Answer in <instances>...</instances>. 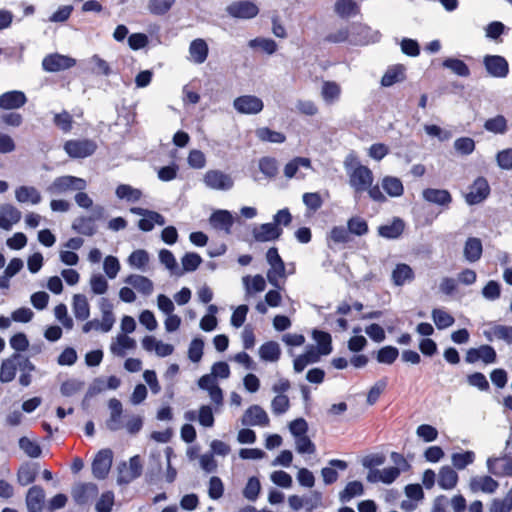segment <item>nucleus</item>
Instances as JSON below:
<instances>
[{
  "label": "nucleus",
  "instance_id": "obj_1",
  "mask_svg": "<svg viewBox=\"0 0 512 512\" xmlns=\"http://www.w3.org/2000/svg\"><path fill=\"white\" fill-rule=\"evenodd\" d=\"M344 166L349 176V184L356 193L367 192L374 201H385V196L380 188L372 186L374 181L372 171L367 166L361 165L355 155H348Z\"/></svg>",
  "mask_w": 512,
  "mask_h": 512
},
{
  "label": "nucleus",
  "instance_id": "obj_2",
  "mask_svg": "<svg viewBox=\"0 0 512 512\" xmlns=\"http://www.w3.org/2000/svg\"><path fill=\"white\" fill-rule=\"evenodd\" d=\"M202 182L207 189L221 192L230 191L235 185L233 176L220 169L207 170L203 174Z\"/></svg>",
  "mask_w": 512,
  "mask_h": 512
},
{
  "label": "nucleus",
  "instance_id": "obj_3",
  "mask_svg": "<svg viewBox=\"0 0 512 512\" xmlns=\"http://www.w3.org/2000/svg\"><path fill=\"white\" fill-rule=\"evenodd\" d=\"M87 188V182L83 178L72 175H63L55 178L47 187L51 195H60L69 192L83 191Z\"/></svg>",
  "mask_w": 512,
  "mask_h": 512
},
{
  "label": "nucleus",
  "instance_id": "obj_4",
  "mask_svg": "<svg viewBox=\"0 0 512 512\" xmlns=\"http://www.w3.org/2000/svg\"><path fill=\"white\" fill-rule=\"evenodd\" d=\"M266 261L270 268L266 273L268 282L275 288H280V279L286 278V267L275 247L268 249Z\"/></svg>",
  "mask_w": 512,
  "mask_h": 512
},
{
  "label": "nucleus",
  "instance_id": "obj_5",
  "mask_svg": "<svg viewBox=\"0 0 512 512\" xmlns=\"http://www.w3.org/2000/svg\"><path fill=\"white\" fill-rule=\"evenodd\" d=\"M226 13L235 19L250 20L259 14L258 5L250 0H238L230 3L225 8Z\"/></svg>",
  "mask_w": 512,
  "mask_h": 512
},
{
  "label": "nucleus",
  "instance_id": "obj_6",
  "mask_svg": "<svg viewBox=\"0 0 512 512\" xmlns=\"http://www.w3.org/2000/svg\"><path fill=\"white\" fill-rule=\"evenodd\" d=\"M379 31L372 29L363 23L351 24V44L352 45H368L380 40Z\"/></svg>",
  "mask_w": 512,
  "mask_h": 512
},
{
  "label": "nucleus",
  "instance_id": "obj_7",
  "mask_svg": "<svg viewBox=\"0 0 512 512\" xmlns=\"http://www.w3.org/2000/svg\"><path fill=\"white\" fill-rule=\"evenodd\" d=\"M490 194V186L486 178L478 177L469 186L465 194V201L469 205H476L483 202Z\"/></svg>",
  "mask_w": 512,
  "mask_h": 512
},
{
  "label": "nucleus",
  "instance_id": "obj_8",
  "mask_svg": "<svg viewBox=\"0 0 512 512\" xmlns=\"http://www.w3.org/2000/svg\"><path fill=\"white\" fill-rule=\"evenodd\" d=\"M233 107L240 114H258L263 110V101L255 95L239 96L233 101Z\"/></svg>",
  "mask_w": 512,
  "mask_h": 512
},
{
  "label": "nucleus",
  "instance_id": "obj_9",
  "mask_svg": "<svg viewBox=\"0 0 512 512\" xmlns=\"http://www.w3.org/2000/svg\"><path fill=\"white\" fill-rule=\"evenodd\" d=\"M113 453L110 449L100 450L92 463V472L97 479H104L112 465Z\"/></svg>",
  "mask_w": 512,
  "mask_h": 512
},
{
  "label": "nucleus",
  "instance_id": "obj_10",
  "mask_svg": "<svg viewBox=\"0 0 512 512\" xmlns=\"http://www.w3.org/2000/svg\"><path fill=\"white\" fill-rule=\"evenodd\" d=\"M76 64V60L72 57L61 55L58 53L46 56L42 61L43 69L47 72H59L69 69Z\"/></svg>",
  "mask_w": 512,
  "mask_h": 512
},
{
  "label": "nucleus",
  "instance_id": "obj_11",
  "mask_svg": "<svg viewBox=\"0 0 512 512\" xmlns=\"http://www.w3.org/2000/svg\"><path fill=\"white\" fill-rule=\"evenodd\" d=\"M208 54L207 42L202 38H196L189 44L187 60L192 64L201 65L207 60Z\"/></svg>",
  "mask_w": 512,
  "mask_h": 512
},
{
  "label": "nucleus",
  "instance_id": "obj_12",
  "mask_svg": "<svg viewBox=\"0 0 512 512\" xmlns=\"http://www.w3.org/2000/svg\"><path fill=\"white\" fill-rule=\"evenodd\" d=\"M143 349L150 353H155L158 357H167L174 352V346L157 339L152 335H147L141 340Z\"/></svg>",
  "mask_w": 512,
  "mask_h": 512
},
{
  "label": "nucleus",
  "instance_id": "obj_13",
  "mask_svg": "<svg viewBox=\"0 0 512 512\" xmlns=\"http://www.w3.org/2000/svg\"><path fill=\"white\" fill-rule=\"evenodd\" d=\"M484 66L489 75L496 78H504L509 71L508 62L499 55H486L483 59Z\"/></svg>",
  "mask_w": 512,
  "mask_h": 512
},
{
  "label": "nucleus",
  "instance_id": "obj_14",
  "mask_svg": "<svg viewBox=\"0 0 512 512\" xmlns=\"http://www.w3.org/2000/svg\"><path fill=\"white\" fill-rule=\"evenodd\" d=\"M141 462L139 457H132L128 462H123L118 467V481L121 483H128L141 474Z\"/></svg>",
  "mask_w": 512,
  "mask_h": 512
},
{
  "label": "nucleus",
  "instance_id": "obj_15",
  "mask_svg": "<svg viewBox=\"0 0 512 512\" xmlns=\"http://www.w3.org/2000/svg\"><path fill=\"white\" fill-rule=\"evenodd\" d=\"M302 169L311 170L312 163L307 157H295L286 163L283 169L284 176L288 179L298 177L303 179L305 174L301 172Z\"/></svg>",
  "mask_w": 512,
  "mask_h": 512
},
{
  "label": "nucleus",
  "instance_id": "obj_16",
  "mask_svg": "<svg viewBox=\"0 0 512 512\" xmlns=\"http://www.w3.org/2000/svg\"><path fill=\"white\" fill-rule=\"evenodd\" d=\"M69 156L74 158H84L90 156L96 150V144L89 140L68 141L64 146Z\"/></svg>",
  "mask_w": 512,
  "mask_h": 512
},
{
  "label": "nucleus",
  "instance_id": "obj_17",
  "mask_svg": "<svg viewBox=\"0 0 512 512\" xmlns=\"http://www.w3.org/2000/svg\"><path fill=\"white\" fill-rule=\"evenodd\" d=\"M499 483L488 475H478L470 479L469 488L472 492L493 494L497 491Z\"/></svg>",
  "mask_w": 512,
  "mask_h": 512
},
{
  "label": "nucleus",
  "instance_id": "obj_18",
  "mask_svg": "<svg viewBox=\"0 0 512 512\" xmlns=\"http://www.w3.org/2000/svg\"><path fill=\"white\" fill-rule=\"evenodd\" d=\"M334 14L341 19H350L361 12L360 4L356 0H335L333 3Z\"/></svg>",
  "mask_w": 512,
  "mask_h": 512
},
{
  "label": "nucleus",
  "instance_id": "obj_19",
  "mask_svg": "<svg viewBox=\"0 0 512 512\" xmlns=\"http://www.w3.org/2000/svg\"><path fill=\"white\" fill-rule=\"evenodd\" d=\"M400 475V467H385L383 469H371L367 474V481L370 483L382 482L391 484Z\"/></svg>",
  "mask_w": 512,
  "mask_h": 512
},
{
  "label": "nucleus",
  "instance_id": "obj_20",
  "mask_svg": "<svg viewBox=\"0 0 512 512\" xmlns=\"http://www.w3.org/2000/svg\"><path fill=\"white\" fill-rule=\"evenodd\" d=\"M242 423L249 426H267L269 417L266 411L258 405L249 407L242 417Z\"/></svg>",
  "mask_w": 512,
  "mask_h": 512
},
{
  "label": "nucleus",
  "instance_id": "obj_21",
  "mask_svg": "<svg viewBox=\"0 0 512 512\" xmlns=\"http://www.w3.org/2000/svg\"><path fill=\"white\" fill-rule=\"evenodd\" d=\"M465 360L468 363H475L479 360L486 364L494 363L496 360V352L489 345H482L479 348H471L467 351Z\"/></svg>",
  "mask_w": 512,
  "mask_h": 512
},
{
  "label": "nucleus",
  "instance_id": "obj_22",
  "mask_svg": "<svg viewBox=\"0 0 512 512\" xmlns=\"http://www.w3.org/2000/svg\"><path fill=\"white\" fill-rule=\"evenodd\" d=\"M414 278V270L406 263H397L391 271V280L395 286L410 284Z\"/></svg>",
  "mask_w": 512,
  "mask_h": 512
},
{
  "label": "nucleus",
  "instance_id": "obj_23",
  "mask_svg": "<svg viewBox=\"0 0 512 512\" xmlns=\"http://www.w3.org/2000/svg\"><path fill=\"white\" fill-rule=\"evenodd\" d=\"M252 234L258 242H269L278 239L282 234V229L275 224L265 223L256 226Z\"/></svg>",
  "mask_w": 512,
  "mask_h": 512
},
{
  "label": "nucleus",
  "instance_id": "obj_24",
  "mask_svg": "<svg viewBox=\"0 0 512 512\" xmlns=\"http://www.w3.org/2000/svg\"><path fill=\"white\" fill-rule=\"evenodd\" d=\"M21 219V212L11 204L0 205V229L10 230Z\"/></svg>",
  "mask_w": 512,
  "mask_h": 512
},
{
  "label": "nucleus",
  "instance_id": "obj_25",
  "mask_svg": "<svg viewBox=\"0 0 512 512\" xmlns=\"http://www.w3.org/2000/svg\"><path fill=\"white\" fill-rule=\"evenodd\" d=\"M15 199L20 204L37 205L41 202L42 196L37 188L21 185L15 189Z\"/></svg>",
  "mask_w": 512,
  "mask_h": 512
},
{
  "label": "nucleus",
  "instance_id": "obj_26",
  "mask_svg": "<svg viewBox=\"0 0 512 512\" xmlns=\"http://www.w3.org/2000/svg\"><path fill=\"white\" fill-rule=\"evenodd\" d=\"M406 79V67L402 64L389 66L381 78V86L391 87Z\"/></svg>",
  "mask_w": 512,
  "mask_h": 512
},
{
  "label": "nucleus",
  "instance_id": "obj_27",
  "mask_svg": "<svg viewBox=\"0 0 512 512\" xmlns=\"http://www.w3.org/2000/svg\"><path fill=\"white\" fill-rule=\"evenodd\" d=\"M342 88L335 81L326 80L321 84L320 96L327 105H333L341 98Z\"/></svg>",
  "mask_w": 512,
  "mask_h": 512
},
{
  "label": "nucleus",
  "instance_id": "obj_28",
  "mask_svg": "<svg viewBox=\"0 0 512 512\" xmlns=\"http://www.w3.org/2000/svg\"><path fill=\"white\" fill-rule=\"evenodd\" d=\"M124 282L144 296H149L154 291L153 282L148 277L140 274H130Z\"/></svg>",
  "mask_w": 512,
  "mask_h": 512
},
{
  "label": "nucleus",
  "instance_id": "obj_29",
  "mask_svg": "<svg viewBox=\"0 0 512 512\" xmlns=\"http://www.w3.org/2000/svg\"><path fill=\"white\" fill-rule=\"evenodd\" d=\"M45 492L40 486H32L26 495V505L29 512H42Z\"/></svg>",
  "mask_w": 512,
  "mask_h": 512
},
{
  "label": "nucleus",
  "instance_id": "obj_30",
  "mask_svg": "<svg viewBox=\"0 0 512 512\" xmlns=\"http://www.w3.org/2000/svg\"><path fill=\"white\" fill-rule=\"evenodd\" d=\"M27 101L26 95L22 91H9L0 95V108L5 110L18 109Z\"/></svg>",
  "mask_w": 512,
  "mask_h": 512
},
{
  "label": "nucleus",
  "instance_id": "obj_31",
  "mask_svg": "<svg viewBox=\"0 0 512 512\" xmlns=\"http://www.w3.org/2000/svg\"><path fill=\"white\" fill-rule=\"evenodd\" d=\"M136 348V341L126 334H118L110 345V351L119 357H123L127 351H132Z\"/></svg>",
  "mask_w": 512,
  "mask_h": 512
},
{
  "label": "nucleus",
  "instance_id": "obj_32",
  "mask_svg": "<svg viewBox=\"0 0 512 512\" xmlns=\"http://www.w3.org/2000/svg\"><path fill=\"white\" fill-rule=\"evenodd\" d=\"M488 341L503 340L512 345V327L505 325H492L483 331Z\"/></svg>",
  "mask_w": 512,
  "mask_h": 512
},
{
  "label": "nucleus",
  "instance_id": "obj_33",
  "mask_svg": "<svg viewBox=\"0 0 512 512\" xmlns=\"http://www.w3.org/2000/svg\"><path fill=\"white\" fill-rule=\"evenodd\" d=\"M98 492V488L93 483L77 484L72 490V496L78 504H85L94 498Z\"/></svg>",
  "mask_w": 512,
  "mask_h": 512
},
{
  "label": "nucleus",
  "instance_id": "obj_34",
  "mask_svg": "<svg viewBox=\"0 0 512 512\" xmlns=\"http://www.w3.org/2000/svg\"><path fill=\"white\" fill-rule=\"evenodd\" d=\"M425 201L436 205L447 206L451 203L452 197L445 189L427 188L422 192Z\"/></svg>",
  "mask_w": 512,
  "mask_h": 512
},
{
  "label": "nucleus",
  "instance_id": "obj_35",
  "mask_svg": "<svg viewBox=\"0 0 512 512\" xmlns=\"http://www.w3.org/2000/svg\"><path fill=\"white\" fill-rule=\"evenodd\" d=\"M404 228V221L400 218H394L391 222L380 225L378 234L386 239H396L402 235Z\"/></svg>",
  "mask_w": 512,
  "mask_h": 512
},
{
  "label": "nucleus",
  "instance_id": "obj_36",
  "mask_svg": "<svg viewBox=\"0 0 512 512\" xmlns=\"http://www.w3.org/2000/svg\"><path fill=\"white\" fill-rule=\"evenodd\" d=\"M320 359V353L316 351L313 346H308L305 352L294 359L293 368L295 372H302L309 364L318 362Z\"/></svg>",
  "mask_w": 512,
  "mask_h": 512
},
{
  "label": "nucleus",
  "instance_id": "obj_37",
  "mask_svg": "<svg viewBox=\"0 0 512 512\" xmlns=\"http://www.w3.org/2000/svg\"><path fill=\"white\" fill-rule=\"evenodd\" d=\"M258 355L264 362H277L281 357L280 345L275 341H267L258 349Z\"/></svg>",
  "mask_w": 512,
  "mask_h": 512
},
{
  "label": "nucleus",
  "instance_id": "obj_38",
  "mask_svg": "<svg viewBox=\"0 0 512 512\" xmlns=\"http://www.w3.org/2000/svg\"><path fill=\"white\" fill-rule=\"evenodd\" d=\"M483 252L482 242L479 238L469 237L463 248V255L466 261L476 262L481 258Z\"/></svg>",
  "mask_w": 512,
  "mask_h": 512
},
{
  "label": "nucleus",
  "instance_id": "obj_39",
  "mask_svg": "<svg viewBox=\"0 0 512 512\" xmlns=\"http://www.w3.org/2000/svg\"><path fill=\"white\" fill-rule=\"evenodd\" d=\"M233 222V216L227 210H217L210 217V223L214 228L224 230L227 233L230 232Z\"/></svg>",
  "mask_w": 512,
  "mask_h": 512
},
{
  "label": "nucleus",
  "instance_id": "obj_40",
  "mask_svg": "<svg viewBox=\"0 0 512 512\" xmlns=\"http://www.w3.org/2000/svg\"><path fill=\"white\" fill-rule=\"evenodd\" d=\"M72 311L76 319L86 320L90 316V305L83 294H75L72 298Z\"/></svg>",
  "mask_w": 512,
  "mask_h": 512
},
{
  "label": "nucleus",
  "instance_id": "obj_41",
  "mask_svg": "<svg viewBox=\"0 0 512 512\" xmlns=\"http://www.w3.org/2000/svg\"><path fill=\"white\" fill-rule=\"evenodd\" d=\"M20 358L19 354H13L9 358L2 361L0 367V381L3 383L11 382L16 375L17 361Z\"/></svg>",
  "mask_w": 512,
  "mask_h": 512
},
{
  "label": "nucleus",
  "instance_id": "obj_42",
  "mask_svg": "<svg viewBox=\"0 0 512 512\" xmlns=\"http://www.w3.org/2000/svg\"><path fill=\"white\" fill-rule=\"evenodd\" d=\"M149 262V254L144 249H137L133 251L127 258V263L132 269L142 272L147 271Z\"/></svg>",
  "mask_w": 512,
  "mask_h": 512
},
{
  "label": "nucleus",
  "instance_id": "obj_43",
  "mask_svg": "<svg viewBox=\"0 0 512 512\" xmlns=\"http://www.w3.org/2000/svg\"><path fill=\"white\" fill-rule=\"evenodd\" d=\"M458 482L456 471L450 466H443L438 473V484L444 490L453 489Z\"/></svg>",
  "mask_w": 512,
  "mask_h": 512
},
{
  "label": "nucleus",
  "instance_id": "obj_44",
  "mask_svg": "<svg viewBox=\"0 0 512 512\" xmlns=\"http://www.w3.org/2000/svg\"><path fill=\"white\" fill-rule=\"evenodd\" d=\"M242 283L247 295L259 293L265 290L266 281L262 275H246L242 278Z\"/></svg>",
  "mask_w": 512,
  "mask_h": 512
},
{
  "label": "nucleus",
  "instance_id": "obj_45",
  "mask_svg": "<svg viewBox=\"0 0 512 512\" xmlns=\"http://www.w3.org/2000/svg\"><path fill=\"white\" fill-rule=\"evenodd\" d=\"M108 407L110 410V418L107 421V427L110 430H118L121 428L122 404L119 400L112 398L109 400Z\"/></svg>",
  "mask_w": 512,
  "mask_h": 512
},
{
  "label": "nucleus",
  "instance_id": "obj_46",
  "mask_svg": "<svg viewBox=\"0 0 512 512\" xmlns=\"http://www.w3.org/2000/svg\"><path fill=\"white\" fill-rule=\"evenodd\" d=\"M484 129L493 134L503 135L508 131V121L503 115L488 118L484 123Z\"/></svg>",
  "mask_w": 512,
  "mask_h": 512
},
{
  "label": "nucleus",
  "instance_id": "obj_47",
  "mask_svg": "<svg viewBox=\"0 0 512 512\" xmlns=\"http://www.w3.org/2000/svg\"><path fill=\"white\" fill-rule=\"evenodd\" d=\"M381 186L390 197H400L404 192L402 181L397 177L385 176Z\"/></svg>",
  "mask_w": 512,
  "mask_h": 512
},
{
  "label": "nucleus",
  "instance_id": "obj_48",
  "mask_svg": "<svg viewBox=\"0 0 512 512\" xmlns=\"http://www.w3.org/2000/svg\"><path fill=\"white\" fill-rule=\"evenodd\" d=\"M248 46L254 50H260L268 55H272L277 51L278 45L271 38L256 37L248 41Z\"/></svg>",
  "mask_w": 512,
  "mask_h": 512
},
{
  "label": "nucleus",
  "instance_id": "obj_49",
  "mask_svg": "<svg viewBox=\"0 0 512 512\" xmlns=\"http://www.w3.org/2000/svg\"><path fill=\"white\" fill-rule=\"evenodd\" d=\"M159 261L161 264L165 266V268L175 276H182L183 271H180V266L178 265L175 256L173 253L167 249H161L159 251Z\"/></svg>",
  "mask_w": 512,
  "mask_h": 512
},
{
  "label": "nucleus",
  "instance_id": "obj_50",
  "mask_svg": "<svg viewBox=\"0 0 512 512\" xmlns=\"http://www.w3.org/2000/svg\"><path fill=\"white\" fill-rule=\"evenodd\" d=\"M256 137L263 142L270 143H283L286 140V136L278 131L271 130L267 127H260L255 131Z\"/></svg>",
  "mask_w": 512,
  "mask_h": 512
},
{
  "label": "nucleus",
  "instance_id": "obj_51",
  "mask_svg": "<svg viewBox=\"0 0 512 512\" xmlns=\"http://www.w3.org/2000/svg\"><path fill=\"white\" fill-rule=\"evenodd\" d=\"M326 40L334 44L343 42H348L351 44V24L340 26L334 31H331L326 36Z\"/></svg>",
  "mask_w": 512,
  "mask_h": 512
},
{
  "label": "nucleus",
  "instance_id": "obj_52",
  "mask_svg": "<svg viewBox=\"0 0 512 512\" xmlns=\"http://www.w3.org/2000/svg\"><path fill=\"white\" fill-rule=\"evenodd\" d=\"M116 196L128 202H137L142 197L141 190L127 184H121L116 188Z\"/></svg>",
  "mask_w": 512,
  "mask_h": 512
},
{
  "label": "nucleus",
  "instance_id": "obj_53",
  "mask_svg": "<svg viewBox=\"0 0 512 512\" xmlns=\"http://www.w3.org/2000/svg\"><path fill=\"white\" fill-rule=\"evenodd\" d=\"M176 0H148L147 10L157 16L168 13L174 6Z\"/></svg>",
  "mask_w": 512,
  "mask_h": 512
},
{
  "label": "nucleus",
  "instance_id": "obj_54",
  "mask_svg": "<svg viewBox=\"0 0 512 512\" xmlns=\"http://www.w3.org/2000/svg\"><path fill=\"white\" fill-rule=\"evenodd\" d=\"M313 339L317 343L316 351L321 355H328L332 351L331 336L322 331H313Z\"/></svg>",
  "mask_w": 512,
  "mask_h": 512
},
{
  "label": "nucleus",
  "instance_id": "obj_55",
  "mask_svg": "<svg viewBox=\"0 0 512 512\" xmlns=\"http://www.w3.org/2000/svg\"><path fill=\"white\" fill-rule=\"evenodd\" d=\"M442 65L460 77H468L470 75L469 67L460 59L446 58Z\"/></svg>",
  "mask_w": 512,
  "mask_h": 512
},
{
  "label": "nucleus",
  "instance_id": "obj_56",
  "mask_svg": "<svg viewBox=\"0 0 512 512\" xmlns=\"http://www.w3.org/2000/svg\"><path fill=\"white\" fill-rule=\"evenodd\" d=\"M475 460V453L473 451L457 452L451 455L452 465L458 469L463 470L471 465Z\"/></svg>",
  "mask_w": 512,
  "mask_h": 512
},
{
  "label": "nucleus",
  "instance_id": "obj_57",
  "mask_svg": "<svg viewBox=\"0 0 512 512\" xmlns=\"http://www.w3.org/2000/svg\"><path fill=\"white\" fill-rule=\"evenodd\" d=\"M431 316L439 330L446 329L454 323V317L441 308L433 309Z\"/></svg>",
  "mask_w": 512,
  "mask_h": 512
},
{
  "label": "nucleus",
  "instance_id": "obj_58",
  "mask_svg": "<svg viewBox=\"0 0 512 512\" xmlns=\"http://www.w3.org/2000/svg\"><path fill=\"white\" fill-rule=\"evenodd\" d=\"M155 224L164 225L165 219L161 214L150 211L144 218L140 219L138 226L142 231H150L154 228Z\"/></svg>",
  "mask_w": 512,
  "mask_h": 512
},
{
  "label": "nucleus",
  "instance_id": "obj_59",
  "mask_svg": "<svg viewBox=\"0 0 512 512\" xmlns=\"http://www.w3.org/2000/svg\"><path fill=\"white\" fill-rule=\"evenodd\" d=\"M258 167L267 178H274L278 173V162L272 157H262L258 162Z\"/></svg>",
  "mask_w": 512,
  "mask_h": 512
},
{
  "label": "nucleus",
  "instance_id": "obj_60",
  "mask_svg": "<svg viewBox=\"0 0 512 512\" xmlns=\"http://www.w3.org/2000/svg\"><path fill=\"white\" fill-rule=\"evenodd\" d=\"M20 449L31 458H38L41 455V448L37 441L32 440L28 437H21L19 439Z\"/></svg>",
  "mask_w": 512,
  "mask_h": 512
},
{
  "label": "nucleus",
  "instance_id": "obj_61",
  "mask_svg": "<svg viewBox=\"0 0 512 512\" xmlns=\"http://www.w3.org/2000/svg\"><path fill=\"white\" fill-rule=\"evenodd\" d=\"M512 510V487L503 499L495 498L491 502L489 512H510Z\"/></svg>",
  "mask_w": 512,
  "mask_h": 512
},
{
  "label": "nucleus",
  "instance_id": "obj_62",
  "mask_svg": "<svg viewBox=\"0 0 512 512\" xmlns=\"http://www.w3.org/2000/svg\"><path fill=\"white\" fill-rule=\"evenodd\" d=\"M91 70L97 75L109 76L112 73V69L109 63L101 58L99 55H93L89 59Z\"/></svg>",
  "mask_w": 512,
  "mask_h": 512
},
{
  "label": "nucleus",
  "instance_id": "obj_63",
  "mask_svg": "<svg viewBox=\"0 0 512 512\" xmlns=\"http://www.w3.org/2000/svg\"><path fill=\"white\" fill-rule=\"evenodd\" d=\"M202 263V258L197 253H186L181 258V267L180 271H183V274L186 272L195 271L199 265Z\"/></svg>",
  "mask_w": 512,
  "mask_h": 512
},
{
  "label": "nucleus",
  "instance_id": "obj_64",
  "mask_svg": "<svg viewBox=\"0 0 512 512\" xmlns=\"http://www.w3.org/2000/svg\"><path fill=\"white\" fill-rule=\"evenodd\" d=\"M91 291L96 295H103L108 290V281L104 275L100 273L92 274L89 279Z\"/></svg>",
  "mask_w": 512,
  "mask_h": 512
}]
</instances>
